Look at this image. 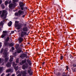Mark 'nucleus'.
<instances>
[{"mask_svg": "<svg viewBox=\"0 0 76 76\" xmlns=\"http://www.w3.org/2000/svg\"><path fill=\"white\" fill-rule=\"evenodd\" d=\"M7 11H6V10H3L2 12V11H0V16L1 15V18H3V17L4 16L5 18H6V16H7Z\"/></svg>", "mask_w": 76, "mask_h": 76, "instance_id": "nucleus-1", "label": "nucleus"}, {"mask_svg": "<svg viewBox=\"0 0 76 76\" xmlns=\"http://www.w3.org/2000/svg\"><path fill=\"white\" fill-rule=\"evenodd\" d=\"M8 50V49L7 48L5 49L4 50V53L3 55V56L5 58V62H7L8 60H9V58L7 57V52Z\"/></svg>", "mask_w": 76, "mask_h": 76, "instance_id": "nucleus-2", "label": "nucleus"}, {"mask_svg": "<svg viewBox=\"0 0 76 76\" xmlns=\"http://www.w3.org/2000/svg\"><path fill=\"white\" fill-rule=\"evenodd\" d=\"M19 0H12V3L13 4H11L9 5V7L10 9H11L12 7H15L16 4V2H18Z\"/></svg>", "mask_w": 76, "mask_h": 76, "instance_id": "nucleus-3", "label": "nucleus"}, {"mask_svg": "<svg viewBox=\"0 0 76 76\" xmlns=\"http://www.w3.org/2000/svg\"><path fill=\"white\" fill-rule=\"evenodd\" d=\"M23 14H24V12L22 11L21 10H19L18 13H15V15L17 16H20V15H22Z\"/></svg>", "mask_w": 76, "mask_h": 76, "instance_id": "nucleus-4", "label": "nucleus"}, {"mask_svg": "<svg viewBox=\"0 0 76 76\" xmlns=\"http://www.w3.org/2000/svg\"><path fill=\"white\" fill-rule=\"evenodd\" d=\"M15 27H17V29H20V28H21V25L19 24V22L18 21H15Z\"/></svg>", "mask_w": 76, "mask_h": 76, "instance_id": "nucleus-5", "label": "nucleus"}, {"mask_svg": "<svg viewBox=\"0 0 76 76\" xmlns=\"http://www.w3.org/2000/svg\"><path fill=\"white\" fill-rule=\"evenodd\" d=\"M29 66H28V64L27 63H26L25 64H23L22 66V69L24 70H25L26 69H28Z\"/></svg>", "mask_w": 76, "mask_h": 76, "instance_id": "nucleus-6", "label": "nucleus"}, {"mask_svg": "<svg viewBox=\"0 0 76 76\" xmlns=\"http://www.w3.org/2000/svg\"><path fill=\"white\" fill-rule=\"evenodd\" d=\"M29 30V28L27 26L24 27L23 28V32H28Z\"/></svg>", "mask_w": 76, "mask_h": 76, "instance_id": "nucleus-7", "label": "nucleus"}, {"mask_svg": "<svg viewBox=\"0 0 76 76\" xmlns=\"http://www.w3.org/2000/svg\"><path fill=\"white\" fill-rule=\"evenodd\" d=\"M26 72H27V70H25V71H21V73H22V76H26Z\"/></svg>", "mask_w": 76, "mask_h": 76, "instance_id": "nucleus-8", "label": "nucleus"}, {"mask_svg": "<svg viewBox=\"0 0 76 76\" xmlns=\"http://www.w3.org/2000/svg\"><path fill=\"white\" fill-rule=\"evenodd\" d=\"M6 35H7V32H6V31H4L3 34L1 36V38H4Z\"/></svg>", "mask_w": 76, "mask_h": 76, "instance_id": "nucleus-9", "label": "nucleus"}, {"mask_svg": "<svg viewBox=\"0 0 76 76\" xmlns=\"http://www.w3.org/2000/svg\"><path fill=\"white\" fill-rule=\"evenodd\" d=\"M21 34V37H23L24 35H25L26 34V32L23 31H21L20 33Z\"/></svg>", "mask_w": 76, "mask_h": 76, "instance_id": "nucleus-10", "label": "nucleus"}, {"mask_svg": "<svg viewBox=\"0 0 76 76\" xmlns=\"http://www.w3.org/2000/svg\"><path fill=\"white\" fill-rule=\"evenodd\" d=\"M12 66L13 67H14V68L15 70L16 71H17L18 69V67L17 66L15 67V66H16V64H15V62H13L12 64Z\"/></svg>", "mask_w": 76, "mask_h": 76, "instance_id": "nucleus-11", "label": "nucleus"}, {"mask_svg": "<svg viewBox=\"0 0 76 76\" xmlns=\"http://www.w3.org/2000/svg\"><path fill=\"white\" fill-rule=\"evenodd\" d=\"M28 72L29 73V75H32L33 73V72H32V70H31V69H29L28 71Z\"/></svg>", "mask_w": 76, "mask_h": 76, "instance_id": "nucleus-12", "label": "nucleus"}, {"mask_svg": "<svg viewBox=\"0 0 76 76\" xmlns=\"http://www.w3.org/2000/svg\"><path fill=\"white\" fill-rule=\"evenodd\" d=\"M18 41L20 43L23 41V39L21 37H19L18 39Z\"/></svg>", "mask_w": 76, "mask_h": 76, "instance_id": "nucleus-13", "label": "nucleus"}, {"mask_svg": "<svg viewBox=\"0 0 76 76\" xmlns=\"http://www.w3.org/2000/svg\"><path fill=\"white\" fill-rule=\"evenodd\" d=\"M27 61L29 64V65H31V64H32V62H31V60L28 59L27 60Z\"/></svg>", "mask_w": 76, "mask_h": 76, "instance_id": "nucleus-14", "label": "nucleus"}, {"mask_svg": "<svg viewBox=\"0 0 76 76\" xmlns=\"http://www.w3.org/2000/svg\"><path fill=\"white\" fill-rule=\"evenodd\" d=\"M6 66L7 67H9L11 66V63H8L6 64Z\"/></svg>", "mask_w": 76, "mask_h": 76, "instance_id": "nucleus-15", "label": "nucleus"}, {"mask_svg": "<svg viewBox=\"0 0 76 76\" xmlns=\"http://www.w3.org/2000/svg\"><path fill=\"white\" fill-rule=\"evenodd\" d=\"M27 9V7H21V10H25L26 9Z\"/></svg>", "mask_w": 76, "mask_h": 76, "instance_id": "nucleus-16", "label": "nucleus"}, {"mask_svg": "<svg viewBox=\"0 0 76 76\" xmlns=\"http://www.w3.org/2000/svg\"><path fill=\"white\" fill-rule=\"evenodd\" d=\"M26 62V60H23L22 61V62H20V65H22L23 64H24Z\"/></svg>", "mask_w": 76, "mask_h": 76, "instance_id": "nucleus-17", "label": "nucleus"}, {"mask_svg": "<svg viewBox=\"0 0 76 76\" xmlns=\"http://www.w3.org/2000/svg\"><path fill=\"white\" fill-rule=\"evenodd\" d=\"M20 7H23V6H24V4H23L22 2L20 3Z\"/></svg>", "mask_w": 76, "mask_h": 76, "instance_id": "nucleus-18", "label": "nucleus"}, {"mask_svg": "<svg viewBox=\"0 0 76 76\" xmlns=\"http://www.w3.org/2000/svg\"><path fill=\"white\" fill-rule=\"evenodd\" d=\"M10 61L11 62L13 61V56H10Z\"/></svg>", "mask_w": 76, "mask_h": 76, "instance_id": "nucleus-19", "label": "nucleus"}, {"mask_svg": "<svg viewBox=\"0 0 76 76\" xmlns=\"http://www.w3.org/2000/svg\"><path fill=\"white\" fill-rule=\"evenodd\" d=\"M12 21H10V22L8 23V26H11V25H12Z\"/></svg>", "mask_w": 76, "mask_h": 76, "instance_id": "nucleus-20", "label": "nucleus"}, {"mask_svg": "<svg viewBox=\"0 0 76 76\" xmlns=\"http://www.w3.org/2000/svg\"><path fill=\"white\" fill-rule=\"evenodd\" d=\"M22 51V50H20V49H19L17 50V53H20Z\"/></svg>", "mask_w": 76, "mask_h": 76, "instance_id": "nucleus-21", "label": "nucleus"}, {"mask_svg": "<svg viewBox=\"0 0 76 76\" xmlns=\"http://www.w3.org/2000/svg\"><path fill=\"white\" fill-rule=\"evenodd\" d=\"M12 71V70L11 69H9L7 70L6 71V73H9V72H10L11 71Z\"/></svg>", "mask_w": 76, "mask_h": 76, "instance_id": "nucleus-22", "label": "nucleus"}, {"mask_svg": "<svg viewBox=\"0 0 76 76\" xmlns=\"http://www.w3.org/2000/svg\"><path fill=\"white\" fill-rule=\"evenodd\" d=\"M8 4V1H5V6H7Z\"/></svg>", "mask_w": 76, "mask_h": 76, "instance_id": "nucleus-23", "label": "nucleus"}, {"mask_svg": "<svg viewBox=\"0 0 76 76\" xmlns=\"http://www.w3.org/2000/svg\"><path fill=\"white\" fill-rule=\"evenodd\" d=\"M4 45L6 46V45H8V43H7V42H6L4 43Z\"/></svg>", "mask_w": 76, "mask_h": 76, "instance_id": "nucleus-24", "label": "nucleus"}, {"mask_svg": "<svg viewBox=\"0 0 76 76\" xmlns=\"http://www.w3.org/2000/svg\"><path fill=\"white\" fill-rule=\"evenodd\" d=\"M1 7L2 9H4V4H2L1 5Z\"/></svg>", "mask_w": 76, "mask_h": 76, "instance_id": "nucleus-25", "label": "nucleus"}, {"mask_svg": "<svg viewBox=\"0 0 76 76\" xmlns=\"http://www.w3.org/2000/svg\"><path fill=\"white\" fill-rule=\"evenodd\" d=\"M4 61V59L2 60L1 58H0V63H2Z\"/></svg>", "mask_w": 76, "mask_h": 76, "instance_id": "nucleus-26", "label": "nucleus"}, {"mask_svg": "<svg viewBox=\"0 0 76 76\" xmlns=\"http://www.w3.org/2000/svg\"><path fill=\"white\" fill-rule=\"evenodd\" d=\"M60 9H61V8H60V7H58V8L57 9L58 11H59V10H60Z\"/></svg>", "mask_w": 76, "mask_h": 76, "instance_id": "nucleus-27", "label": "nucleus"}, {"mask_svg": "<svg viewBox=\"0 0 76 76\" xmlns=\"http://www.w3.org/2000/svg\"><path fill=\"white\" fill-rule=\"evenodd\" d=\"M9 40V37H7L6 39V41H8Z\"/></svg>", "mask_w": 76, "mask_h": 76, "instance_id": "nucleus-28", "label": "nucleus"}, {"mask_svg": "<svg viewBox=\"0 0 76 76\" xmlns=\"http://www.w3.org/2000/svg\"><path fill=\"white\" fill-rule=\"evenodd\" d=\"M63 56H61L60 57V59L63 60Z\"/></svg>", "mask_w": 76, "mask_h": 76, "instance_id": "nucleus-29", "label": "nucleus"}, {"mask_svg": "<svg viewBox=\"0 0 76 76\" xmlns=\"http://www.w3.org/2000/svg\"><path fill=\"white\" fill-rule=\"evenodd\" d=\"M13 44L12 43H11L10 44V46H11V47H12V46H13Z\"/></svg>", "mask_w": 76, "mask_h": 76, "instance_id": "nucleus-30", "label": "nucleus"}, {"mask_svg": "<svg viewBox=\"0 0 76 76\" xmlns=\"http://www.w3.org/2000/svg\"><path fill=\"white\" fill-rule=\"evenodd\" d=\"M3 67H1L0 68V72H1V71H2V70H3Z\"/></svg>", "mask_w": 76, "mask_h": 76, "instance_id": "nucleus-31", "label": "nucleus"}, {"mask_svg": "<svg viewBox=\"0 0 76 76\" xmlns=\"http://www.w3.org/2000/svg\"><path fill=\"white\" fill-rule=\"evenodd\" d=\"M18 61H19V60L18 59H17L16 60V63H18Z\"/></svg>", "mask_w": 76, "mask_h": 76, "instance_id": "nucleus-32", "label": "nucleus"}, {"mask_svg": "<svg viewBox=\"0 0 76 76\" xmlns=\"http://www.w3.org/2000/svg\"><path fill=\"white\" fill-rule=\"evenodd\" d=\"M12 51H13V50H15V48L13 47H12Z\"/></svg>", "mask_w": 76, "mask_h": 76, "instance_id": "nucleus-33", "label": "nucleus"}, {"mask_svg": "<svg viewBox=\"0 0 76 76\" xmlns=\"http://www.w3.org/2000/svg\"><path fill=\"white\" fill-rule=\"evenodd\" d=\"M66 68L67 70H68V69H69V67H68V66H66Z\"/></svg>", "mask_w": 76, "mask_h": 76, "instance_id": "nucleus-34", "label": "nucleus"}, {"mask_svg": "<svg viewBox=\"0 0 76 76\" xmlns=\"http://www.w3.org/2000/svg\"><path fill=\"white\" fill-rule=\"evenodd\" d=\"M3 49H2L1 51V53H3Z\"/></svg>", "mask_w": 76, "mask_h": 76, "instance_id": "nucleus-35", "label": "nucleus"}, {"mask_svg": "<svg viewBox=\"0 0 76 76\" xmlns=\"http://www.w3.org/2000/svg\"><path fill=\"white\" fill-rule=\"evenodd\" d=\"M2 3V1H1V0H0V4H1Z\"/></svg>", "mask_w": 76, "mask_h": 76, "instance_id": "nucleus-36", "label": "nucleus"}, {"mask_svg": "<svg viewBox=\"0 0 76 76\" xmlns=\"http://www.w3.org/2000/svg\"><path fill=\"white\" fill-rule=\"evenodd\" d=\"M11 1H9V2H8V4H10V3H11Z\"/></svg>", "mask_w": 76, "mask_h": 76, "instance_id": "nucleus-37", "label": "nucleus"}, {"mask_svg": "<svg viewBox=\"0 0 76 76\" xmlns=\"http://www.w3.org/2000/svg\"><path fill=\"white\" fill-rule=\"evenodd\" d=\"M74 67H76V64H74L73 65Z\"/></svg>", "mask_w": 76, "mask_h": 76, "instance_id": "nucleus-38", "label": "nucleus"}, {"mask_svg": "<svg viewBox=\"0 0 76 76\" xmlns=\"http://www.w3.org/2000/svg\"><path fill=\"white\" fill-rule=\"evenodd\" d=\"M20 73V72L19 71H17V73Z\"/></svg>", "mask_w": 76, "mask_h": 76, "instance_id": "nucleus-39", "label": "nucleus"}, {"mask_svg": "<svg viewBox=\"0 0 76 76\" xmlns=\"http://www.w3.org/2000/svg\"><path fill=\"white\" fill-rule=\"evenodd\" d=\"M17 76H22V75H21V74H18Z\"/></svg>", "mask_w": 76, "mask_h": 76, "instance_id": "nucleus-40", "label": "nucleus"}, {"mask_svg": "<svg viewBox=\"0 0 76 76\" xmlns=\"http://www.w3.org/2000/svg\"><path fill=\"white\" fill-rule=\"evenodd\" d=\"M1 45H2L1 43H0V47H1Z\"/></svg>", "mask_w": 76, "mask_h": 76, "instance_id": "nucleus-41", "label": "nucleus"}, {"mask_svg": "<svg viewBox=\"0 0 76 76\" xmlns=\"http://www.w3.org/2000/svg\"><path fill=\"white\" fill-rule=\"evenodd\" d=\"M3 75H4V74L3 73L1 75V76H3Z\"/></svg>", "mask_w": 76, "mask_h": 76, "instance_id": "nucleus-42", "label": "nucleus"}, {"mask_svg": "<svg viewBox=\"0 0 76 76\" xmlns=\"http://www.w3.org/2000/svg\"><path fill=\"white\" fill-rule=\"evenodd\" d=\"M25 16V15H22L23 18H24Z\"/></svg>", "mask_w": 76, "mask_h": 76, "instance_id": "nucleus-43", "label": "nucleus"}, {"mask_svg": "<svg viewBox=\"0 0 76 76\" xmlns=\"http://www.w3.org/2000/svg\"><path fill=\"white\" fill-rule=\"evenodd\" d=\"M14 31H12V34H13V33H14Z\"/></svg>", "mask_w": 76, "mask_h": 76, "instance_id": "nucleus-44", "label": "nucleus"}, {"mask_svg": "<svg viewBox=\"0 0 76 76\" xmlns=\"http://www.w3.org/2000/svg\"><path fill=\"white\" fill-rule=\"evenodd\" d=\"M9 75H10V74H8V75H7V76H9Z\"/></svg>", "mask_w": 76, "mask_h": 76, "instance_id": "nucleus-45", "label": "nucleus"}, {"mask_svg": "<svg viewBox=\"0 0 76 76\" xmlns=\"http://www.w3.org/2000/svg\"><path fill=\"white\" fill-rule=\"evenodd\" d=\"M1 26H2V24H1V23H0V28Z\"/></svg>", "mask_w": 76, "mask_h": 76, "instance_id": "nucleus-46", "label": "nucleus"}, {"mask_svg": "<svg viewBox=\"0 0 76 76\" xmlns=\"http://www.w3.org/2000/svg\"><path fill=\"white\" fill-rule=\"evenodd\" d=\"M44 63H45V62H43V63H42V65H44Z\"/></svg>", "mask_w": 76, "mask_h": 76, "instance_id": "nucleus-47", "label": "nucleus"}, {"mask_svg": "<svg viewBox=\"0 0 76 76\" xmlns=\"http://www.w3.org/2000/svg\"><path fill=\"white\" fill-rule=\"evenodd\" d=\"M63 76H66V75H63Z\"/></svg>", "mask_w": 76, "mask_h": 76, "instance_id": "nucleus-48", "label": "nucleus"}, {"mask_svg": "<svg viewBox=\"0 0 76 76\" xmlns=\"http://www.w3.org/2000/svg\"><path fill=\"white\" fill-rule=\"evenodd\" d=\"M25 26H26V25H25Z\"/></svg>", "mask_w": 76, "mask_h": 76, "instance_id": "nucleus-49", "label": "nucleus"}, {"mask_svg": "<svg viewBox=\"0 0 76 76\" xmlns=\"http://www.w3.org/2000/svg\"><path fill=\"white\" fill-rule=\"evenodd\" d=\"M28 44H29V43H28Z\"/></svg>", "mask_w": 76, "mask_h": 76, "instance_id": "nucleus-50", "label": "nucleus"}, {"mask_svg": "<svg viewBox=\"0 0 76 76\" xmlns=\"http://www.w3.org/2000/svg\"><path fill=\"white\" fill-rule=\"evenodd\" d=\"M40 68H41V67L40 66Z\"/></svg>", "mask_w": 76, "mask_h": 76, "instance_id": "nucleus-51", "label": "nucleus"}, {"mask_svg": "<svg viewBox=\"0 0 76 76\" xmlns=\"http://www.w3.org/2000/svg\"><path fill=\"white\" fill-rule=\"evenodd\" d=\"M15 31H16V30H15Z\"/></svg>", "mask_w": 76, "mask_h": 76, "instance_id": "nucleus-52", "label": "nucleus"}, {"mask_svg": "<svg viewBox=\"0 0 76 76\" xmlns=\"http://www.w3.org/2000/svg\"><path fill=\"white\" fill-rule=\"evenodd\" d=\"M16 53H15V54Z\"/></svg>", "mask_w": 76, "mask_h": 76, "instance_id": "nucleus-53", "label": "nucleus"}]
</instances>
